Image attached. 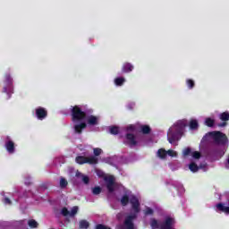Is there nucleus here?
<instances>
[{
  "mask_svg": "<svg viewBox=\"0 0 229 229\" xmlns=\"http://www.w3.org/2000/svg\"><path fill=\"white\" fill-rule=\"evenodd\" d=\"M184 127L185 123L183 122H178L174 127L169 130V137L167 138V140L170 144H174L176 140H180V139H182V135H183Z\"/></svg>",
  "mask_w": 229,
  "mask_h": 229,
  "instance_id": "obj_1",
  "label": "nucleus"
},
{
  "mask_svg": "<svg viewBox=\"0 0 229 229\" xmlns=\"http://www.w3.org/2000/svg\"><path fill=\"white\" fill-rule=\"evenodd\" d=\"M87 114H92V110H83L80 106H74L71 110L72 123H81L87 119Z\"/></svg>",
  "mask_w": 229,
  "mask_h": 229,
  "instance_id": "obj_2",
  "label": "nucleus"
},
{
  "mask_svg": "<svg viewBox=\"0 0 229 229\" xmlns=\"http://www.w3.org/2000/svg\"><path fill=\"white\" fill-rule=\"evenodd\" d=\"M128 203H131L132 210L139 214L140 212V202L136 196H131V199L128 195H123L121 199L122 207H126Z\"/></svg>",
  "mask_w": 229,
  "mask_h": 229,
  "instance_id": "obj_3",
  "label": "nucleus"
},
{
  "mask_svg": "<svg viewBox=\"0 0 229 229\" xmlns=\"http://www.w3.org/2000/svg\"><path fill=\"white\" fill-rule=\"evenodd\" d=\"M211 135L216 142V144H219L220 146H226L228 144V137L226 134L221 131H213Z\"/></svg>",
  "mask_w": 229,
  "mask_h": 229,
  "instance_id": "obj_4",
  "label": "nucleus"
},
{
  "mask_svg": "<svg viewBox=\"0 0 229 229\" xmlns=\"http://www.w3.org/2000/svg\"><path fill=\"white\" fill-rule=\"evenodd\" d=\"M4 84L3 92L5 94H13V79L8 73L4 75Z\"/></svg>",
  "mask_w": 229,
  "mask_h": 229,
  "instance_id": "obj_5",
  "label": "nucleus"
},
{
  "mask_svg": "<svg viewBox=\"0 0 229 229\" xmlns=\"http://www.w3.org/2000/svg\"><path fill=\"white\" fill-rule=\"evenodd\" d=\"M135 217H137V216L135 215H131L129 216H127L125 218V221H124V226L123 225H120L118 227V229H134L135 228V225L133 224V219H135Z\"/></svg>",
  "mask_w": 229,
  "mask_h": 229,
  "instance_id": "obj_6",
  "label": "nucleus"
},
{
  "mask_svg": "<svg viewBox=\"0 0 229 229\" xmlns=\"http://www.w3.org/2000/svg\"><path fill=\"white\" fill-rule=\"evenodd\" d=\"M106 183V189L108 192H114L115 191V178L113 175H109L104 178Z\"/></svg>",
  "mask_w": 229,
  "mask_h": 229,
  "instance_id": "obj_7",
  "label": "nucleus"
},
{
  "mask_svg": "<svg viewBox=\"0 0 229 229\" xmlns=\"http://www.w3.org/2000/svg\"><path fill=\"white\" fill-rule=\"evenodd\" d=\"M35 112H36V117L39 121H44V119L47 117V110H46V108L44 107H38L36 108Z\"/></svg>",
  "mask_w": 229,
  "mask_h": 229,
  "instance_id": "obj_8",
  "label": "nucleus"
},
{
  "mask_svg": "<svg viewBox=\"0 0 229 229\" xmlns=\"http://www.w3.org/2000/svg\"><path fill=\"white\" fill-rule=\"evenodd\" d=\"M174 225V218L168 216L165 219V223L161 225V229H173Z\"/></svg>",
  "mask_w": 229,
  "mask_h": 229,
  "instance_id": "obj_9",
  "label": "nucleus"
},
{
  "mask_svg": "<svg viewBox=\"0 0 229 229\" xmlns=\"http://www.w3.org/2000/svg\"><path fill=\"white\" fill-rule=\"evenodd\" d=\"M4 147L10 155H13V153H15V142H13L12 140L5 141Z\"/></svg>",
  "mask_w": 229,
  "mask_h": 229,
  "instance_id": "obj_10",
  "label": "nucleus"
},
{
  "mask_svg": "<svg viewBox=\"0 0 229 229\" xmlns=\"http://www.w3.org/2000/svg\"><path fill=\"white\" fill-rule=\"evenodd\" d=\"M85 128H87V123L85 122H81V123L75 124L73 126L74 132L78 135H81Z\"/></svg>",
  "mask_w": 229,
  "mask_h": 229,
  "instance_id": "obj_11",
  "label": "nucleus"
},
{
  "mask_svg": "<svg viewBox=\"0 0 229 229\" xmlns=\"http://www.w3.org/2000/svg\"><path fill=\"white\" fill-rule=\"evenodd\" d=\"M133 69H135V67L133 66V64H131V63H124L122 67V72L123 73L131 72Z\"/></svg>",
  "mask_w": 229,
  "mask_h": 229,
  "instance_id": "obj_12",
  "label": "nucleus"
},
{
  "mask_svg": "<svg viewBox=\"0 0 229 229\" xmlns=\"http://www.w3.org/2000/svg\"><path fill=\"white\" fill-rule=\"evenodd\" d=\"M126 140H128L129 146H137V140H135V135L127 133Z\"/></svg>",
  "mask_w": 229,
  "mask_h": 229,
  "instance_id": "obj_13",
  "label": "nucleus"
},
{
  "mask_svg": "<svg viewBox=\"0 0 229 229\" xmlns=\"http://www.w3.org/2000/svg\"><path fill=\"white\" fill-rule=\"evenodd\" d=\"M216 208L218 210V212H223L224 214H227L229 215V207L228 206H225L224 203H218L216 204Z\"/></svg>",
  "mask_w": 229,
  "mask_h": 229,
  "instance_id": "obj_14",
  "label": "nucleus"
},
{
  "mask_svg": "<svg viewBox=\"0 0 229 229\" xmlns=\"http://www.w3.org/2000/svg\"><path fill=\"white\" fill-rule=\"evenodd\" d=\"M87 123L89 124V126H96V124H98V117L89 115L87 119Z\"/></svg>",
  "mask_w": 229,
  "mask_h": 229,
  "instance_id": "obj_15",
  "label": "nucleus"
},
{
  "mask_svg": "<svg viewBox=\"0 0 229 229\" xmlns=\"http://www.w3.org/2000/svg\"><path fill=\"white\" fill-rule=\"evenodd\" d=\"M98 159L96 157V156H91L89 157H86V164H89L91 165H94L98 164Z\"/></svg>",
  "mask_w": 229,
  "mask_h": 229,
  "instance_id": "obj_16",
  "label": "nucleus"
},
{
  "mask_svg": "<svg viewBox=\"0 0 229 229\" xmlns=\"http://www.w3.org/2000/svg\"><path fill=\"white\" fill-rule=\"evenodd\" d=\"M140 130L143 135H148V133H151V127H149V125H141Z\"/></svg>",
  "mask_w": 229,
  "mask_h": 229,
  "instance_id": "obj_17",
  "label": "nucleus"
},
{
  "mask_svg": "<svg viewBox=\"0 0 229 229\" xmlns=\"http://www.w3.org/2000/svg\"><path fill=\"white\" fill-rule=\"evenodd\" d=\"M124 81H126V79H124V77H118L114 79V85H116L117 87H122V85L124 84Z\"/></svg>",
  "mask_w": 229,
  "mask_h": 229,
  "instance_id": "obj_18",
  "label": "nucleus"
},
{
  "mask_svg": "<svg viewBox=\"0 0 229 229\" xmlns=\"http://www.w3.org/2000/svg\"><path fill=\"white\" fill-rule=\"evenodd\" d=\"M75 162H77V164H80L81 165L83 164H87V157L78 156L75 158Z\"/></svg>",
  "mask_w": 229,
  "mask_h": 229,
  "instance_id": "obj_19",
  "label": "nucleus"
},
{
  "mask_svg": "<svg viewBox=\"0 0 229 229\" xmlns=\"http://www.w3.org/2000/svg\"><path fill=\"white\" fill-rule=\"evenodd\" d=\"M157 157H159V158H166L167 157V150H165L164 148H159L157 150Z\"/></svg>",
  "mask_w": 229,
  "mask_h": 229,
  "instance_id": "obj_20",
  "label": "nucleus"
},
{
  "mask_svg": "<svg viewBox=\"0 0 229 229\" xmlns=\"http://www.w3.org/2000/svg\"><path fill=\"white\" fill-rule=\"evenodd\" d=\"M189 169L191 171V173H198V171H199V166H198V165L193 162L190 164Z\"/></svg>",
  "mask_w": 229,
  "mask_h": 229,
  "instance_id": "obj_21",
  "label": "nucleus"
},
{
  "mask_svg": "<svg viewBox=\"0 0 229 229\" xmlns=\"http://www.w3.org/2000/svg\"><path fill=\"white\" fill-rule=\"evenodd\" d=\"M219 119H220V121H224V122L229 121V112L225 111V112L220 114Z\"/></svg>",
  "mask_w": 229,
  "mask_h": 229,
  "instance_id": "obj_22",
  "label": "nucleus"
},
{
  "mask_svg": "<svg viewBox=\"0 0 229 229\" xmlns=\"http://www.w3.org/2000/svg\"><path fill=\"white\" fill-rule=\"evenodd\" d=\"M215 123H216V121L212 118H206V120H205V124L208 128L214 127Z\"/></svg>",
  "mask_w": 229,
  "mask_h": 229,
  "instance_id": "obj_23",
  "label": "nucleus"
},
{
  "mask_svg": "<svg viewBox=\"0 0 229 229\" xmlns=\"http://www.w3.org/2000/svg\"><path fill=\"white\" fill-rule=\"evenodd\" d=\"M59 185H60L61 189H65V187H67V185H69V182H67L64 177H61Z\"/></svg>",
  "mask_w": 229,
  "mask_h": 229,
  "instance_id": "obj_24",
  "label": "nucleus"
},
{
  "mask_svg": "<svg viewBox=\"0 0 229 229\" xmlns=\"http://www.w3.org/2000/svg\"><path fill=\"white\" fill-rule=\"evenodd\" d=\"M199 123L197 120H191L190 122V128L191 130H198Z\"/></svg>",
  "mask_w": 229,
  "mask_h": 229,
  "instance_id": "obj_25",
  "label": "nucleus"
},
{
  "mask_svg": "<svg viewBox=\"0 0 229 229\" xmlns=\"http://www.w3.org/2000/svg\"><path fill=\"white\" fill-rule=\"evenodd\" d=\"M109 132L111 135H118L119 133V127L117 126H111L109 127Z\"/></svg>",
  "mask_w": 229,
  "mask_h": 229,
  "instance_id": "obj_26",
  "label": "nucleus"
},
{
  "mask_svg": "<svg viewBox=\"0 0 229 229\" xmlns=\"http://www.w3.org/2000/svg\"><path fill=\"white\" fill-rule=\"evenodd\" d=\"M186 85L188 89H192L196 86V83L192 79H188L186 80Z\"/></svg>",
  "mask_w": 229,
  "mask_h": 229,
  "instance_id": "obj_27",
  "label": "nucleus"
},
{
  "mask_svg": "<svg viewBox=\"0 0 229 229\" xmlns=\"http://www.w3.org/2000/svg\"><path fill=\"white\" fill-rule=\"evenodd\" d=\"M28 225H29L30 228H38V223L34 219L29 220Z\"/></svg>",
  "mask_w": 229,
  "mask_h": 229,
  "instance_id": "obj_28",
  "label": "nucleus"
},
{
  "mask_svg": "<svg viewBox=\"0 0 229 229\" xmlns=\"http://www.w3.org/2000/svg\"><path fill=\"white\" fill-rule=\"evenodd\" d=\"M89 226H90V225L89 224V222L87 220H81L80 222V228L81 229H87V228H89Z\"/></svg>",
  "mask_w": 229,
  "mask_h": 229,
  "instance_id": "obj_29",
  "label": "nucleus"
},
{
  "mask_svg": "<svg viewBox=\"0 0 229 229\" xmlns=\"http://www.w3.org/2000/svg\"><path fill=\"white\" fill-rule=\"evenodd\" d=\"M101 187L99 186H97V187H94L92 188V194H94V196H98V194H101Z\"/></svg>",
  "mask_w": 229,
  "mask_h": 229,
  "instance_id": "obj_30",
  "label": "nucleus"
},
{
  "mask_svg": "<svg viewBox=\"0 0 229 229\" xmlns=\"http://www.w3.org/2000/svg\"><path fill=\"white\" fill-rule=\"evenodd\" d=\"M191 157L195 158L196 160H199L201 158V152L199 151H194L191 153Z\"/></svg>",
  "mask_w": 229,
  "mask_h": 229,
  "instance_id": "obj_31",
  "label": "nucleus"
},
{
  "mask_svg": "<svg viewBox=\"0 0 229 229\" xmlns=\"http://www.w3.org/2000/svg\"><path fill=\"white\" fill-rule=\"evenodd\" d=\"M76 214H78V206H74L71 212H70V216L71 217H74V216H76Z\"/></svg>",
  "mask_w": 229,
  "mask_h": 229,
  "instance_id": "obj_32",
  "label": "nucleus"
},
{
  "mask_svg": "<svg viewBox=\"0 0 229 229\" xmlns=\"http://www.w3.org/2000/svg\"><path fill=\"white\" fill-rule=\"evenodd\" d=\"M150 226L152 228H158V221L157 219H155V218L151 219Z\"/></svg>",
  "mask_w": 229,
  "mask_h": 229,
  "instance_id": "obj_33",
  "label": "nucleus"
},
{
  "mask_svg": "<svg viewBox=\"0 0 229 229\" xmlns=\"http://www.w3.org/2000/svg\"><path fill=\"white\" fill-rule=\"evenodd\" d=\"M93 153H94L95 157H99V155H101V153H103V150L99 148H93Z\"/></svg>",
  "mask_w": 229,
  "mask_h": 229,
  "instance_id": "obj_34",
  "label": "nucleus"
},
{
  "mask_svg": "<svg viewBox=\"0 0 229 229\" xmlns=\"http://www.w3.org/2000/svg\"><path fill=\"white\" fill-rule=\"evenodd\" d=\"M61 214L64 216V217H67V216H70V211L67 209V208H63Z\"/></svg>",
  "mask_w": 229,
  "mask_h": 229,
  "instance_id": "obj_35",
  "label": "nucleus"
},
{
  "mask_svg": "<svg viewBox=\"0 0 229 229\" xmlns=\"http://www.w3.org/2000/svg\"><path fill=\"white\" fill-rule=\"evenodd\" d=\"M191 153H192V150L191 149V148H187L183 150L184 157H189V155H191Z\"/></svg>",
  "mask_w": 229,
  "mask_h": 229,
  "instance_id": "obj_36",
  "label": "nucleus"
},
{
  "mask_svg": "<svg viewBox=\"0 0 229 229\" xmlns=\"http://www.w3.org/2000/svg\"><path fill=\"white\" fill-rule=\"evenodd\" d=\"M82 182L86 185H89V182H90V178H89V176H87V175H82Z\"/></svg>",
  "mask_w": 229,
  "mask_h": 229,
  "instance_id": "obj_37",
  "label": "nucleus"
},
{
  "mask_svg": "<svg viewBox=\"0 0 229 229\" xmlns=\"http://www.w3.org/2000/svg\"><path fill=\"white\" fill-rule=\"evenodd\" d=\"M153 209L151 208H147L145 210V216H153Z\"/></svg>",
  "mask_w": 229,
  "mask_h": 229,
  "instance_id": "obj_38",
  "label": "nucleus"
},
{
  "mask_svg": "<svg viewBox=\"0 0 229 229\" xmlns=\"http://www.w3.org/2000/svg\"><path fill=\"white\" fill-rule=\"evenodd\" d=\"M96 229H111V228L105 225L98 224V225H96Z\"/></svg>",
  "mask_w": 229,
  "mask_h": 229,
  "instance_id": "obj_39",
  "label": "nucleus"
},
{
  "mask_svg": "<svg viewBox=\"0 0 229 229\" xmlns=\"http://www.w3.org/2000/svg\"><path fill=\"white\" fill-rule=\"evenodd\" d=\"M166 155H169V157H176V152L170 149V150L166 151Z\"/></svg>",
  "mask_w": 229,
  "mask_h": 229,
  "instance_id": "obj_40",
  "label": "nucleus"
},
{
  "mask_svg": "<svg viewBox=\"0 0 229 229\" xmlns=\"http://www.w3.org/2000/svg\"><path fill=\"white\" fill-rule=\"evenodd\" d=\"M228 123L223 121V123H218L219 128H225V126H227Z\"/></svg>",
  "mask_w": 229,
  "mask_h": 229,
  "instance_id": "obj_41",
  "label": "nucleus"
},
{
  "mask_svg": "<svg viewBox=\"0 0 229 229\" xmlns=\"http://www.w3.org/2000/svg\"><path fill=\"white\" fill-rule=\"evenodd\" d=\"M4 203H5V205H12V200H10L8 198H5Z\"/></svg>",
  "mask_w": 229,
  "mask_h": 229,
  "instance_id": "obj_42",
  "label": "nucleus"
},
{
  "mask_svg": "<svg viewBox=\"0 0 229 229\" xmlns=\"http://www.w3.org/2000/svg\"><path fill=\"white\" fill-rule=\"evenodd\" d=\"M225 169H229V156L226 159Z\"/></svg>",
  "mask_w": 229,
  "mask_h": 229,
  "instance_id": "obj_43",
  "label": "nucleus"
},
{
  "mask_svg": "<svg viewBox=\"0 0 229 229\" xmlns=\"http://www.w3.org/2000/svg\"><path fill=\"white\" fill-rule=\"evenodd\" d=\"M127 130H130V131H133V130H135V127H133L132 125H131V126H129V127L127 128Z\"/></svg>",
  "mask_w": 229,
  "mask_h": 229,
  "instance_id": "obj_44",
  "label": "nucleus"
}]
</instances>
